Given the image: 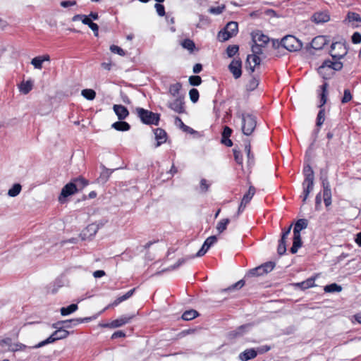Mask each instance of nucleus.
<instances>
[{"instance_id": "obj_1", "label": "nucleus", "mask_w": 361, "mask_h": 361, "mask_svg": "<svg viewBox=\"0 0 361 361\" xmlns=\"http://www.w3.org/2000/svg\"><path fill=\"white\" fill-rule=\"evenodd\" d=\"M347 51L341 42L332 43L331 46V56L334 61L325 60L319 67V73L325 79L330 78L334 71H340L343 68V63L338 60L343 58Z\"/></svg>"}, {"instance_id": "obj_2", "label": "nucleus", "mask_w": 361, "mask_h": 361, "mask_svg": "<svg viewBox=\"0 0 361 361\" xmlns=\"http://www.w3.org/2000/svg\"><path fill=\"white\" fill-rule=\"evenodd\" d=\"M85 320H87V318H85V319H74L61 321V322H59L57 323L54 324L53 327L56 329V330L49 337H48L44 341L39 342V343L35 345L33 348H39L45 345L54 343L56 341L66 338L69 335V332L68 331L65 330L63 329V326H61V324L74 323V325H77L80 323H82Z\"/></svg>"}, {"instance_id": "obj_3", "label": "nucleus", "mask_w": 361, "mask_h": 361, "mask_svg": "<svg viewBox=\"0 0 361 361\" xmlns=\"http://www.w3.org/2000/svg\"><path fill=\"white\" fill-rule=\"evenodd\" d=\"M136 112L137 116L144 124L155 126L159 124L160 119V115L159 114L153 113L152 111L140 107L136 109Z\"/></svg>"}, {"instance_id": "obj_4", "label": "nucleus", "mask_w": 361, "mask_h": 361, "mask_svg": "<svg viewBox=\"0 0 361 361\" xmlns=\"http://www.w3.org/2000/svg\"><path fill=\"white\" fill-rule=\"evenodd\" d=\"M239 117L242 120V131L245 135H250L257 126L256 117L251 114H241Z\"/></svg>"}, {"instance_id": "obj_5", "label": "nucleus", "mask_w": 361, "mask_h": 361, "mask_svg": "<svg viewBox=\"0 0 361 361\" xmlns=\"http://www.w3.org/2000/svg\"><path fill=\"white\" fill-rule=\"evenodd\" d=\"M238 32V24L235 21H231L226 24L224 28L220 30L217 37L220 42H225L235 36Z\"/></svg>"}, {"instance_id": "obj_6", "label": "nucleus", "mask_w": 361, "mask_h": 361, "mask_svg": "<svg viewBox=\"0 0 361 361\" xmlns=\"http://www.w3.org/2000/svg\"><path fill=\"white\" fill-rule=\"evenodd\" d=\"M281 44L289 51H299L302 47L301 41L293 35L285 36L281 39Z\"/></svg>"}, {"instance_id": "obj_7", "label": "nucleus", "mask_w": 361, "mask_h": 361, "mask_svg": "<svg viewBox=\"0 0 361 361\" xmlns=\"http://www.w3.org/2000/svg\"><path fill=\"white\" fill-rule=\"evenodd\" d=\"M77 192V185L73 182H70L64 185L61 190L59 200L63 202L64 200Z\"/></svg>"}, {"instance_id": "obj_8", "label": "nucleus", "mask_w": 361, "mask_h": 361, "mask_svg": "<svg viewBox=\"0 0 361 361\" xmlns=\"http://www.w3.org/2000/svg\"><path fill=\"white\" fill-rule=\"evenodd\" d=\"M228 69L234 78H239L242 75V61L240 59H233L228 66Z\"/></svg>"}, {"instance_id": "obj_9", "label": "nucleus", "mask_w": 361, "mask_h": 361, "mask_svg": "<svg viewBox=\"0 0 361 361\" xmlns=\"http://www.w3.org/2000/svg\"><path fill=\"white\" fill-rule=\"evenodd\" d=\"M183 100V97H178L173 101L168 102V107L178 114H183L185 112Z\"/></svg>"}, {"instance_id": "obj_10", "label": "nucleus", "mask_w": 361, "mask_h": 361, "mask_svg": "<svg viewBox=\"0 0 361 361\" xmlns=\"http://www.w3.org/2000/svg\"><path fill=\"white\" fill-rule=\"evenodd\" d=\"M251 35L254 44L265 46L269 42V37L266 35H264L260 30L252 32Z\"/></svg>"}, {"instance_id": "obj_11", "label": "nucleus", "mask_w": 361, "mask_h": 361, "mask_svg": "<svg viewBox=\"0 0 361 361\" xmlns=\"http://www.w3.org/2000/svg\"><path fill=\"white\" fill-rule=\"evenodd\" d=\"M261 59L259 56L255 54H250L247 56L246 59V68L250 71V73L255 71L256 66L259 65Z\"/></svg>"}, {"instance_id": "obj_12", "label": "nucleus", "mask_w": 361, "mask_h": 361, "mask_svg": "<svg viewBox=\"0 0 361 361\" xmlns=\"http://www.w3.org/2000/svg\"><path fill=\"white\" fill-rule=\"evenodd\" d=\"M133 315L132 316H121V317L113 320L109 324H107V326L111 328H118L123 326L126 324L129 323L131 319L133 318Z\"/></svg>"}, {"instance_id": "obj_13", "label": "nucleus", "mask_w": 361, "mask_h": 361, "mask_svg": "<svg viewBox=\"0 0 361 361\" xmlns=\"http://www.w3.org/2000/svg\"><path fill=\"white\" fill-rule=\"evenodd\" d=\"M209 249V248H207V246H204V243H203L202 247L199 250V251L196 253L195 255L178 259V262H176V264H175L173 266V269H176V268L180 267V265L184 264L185 262V261L188 259H192V258H194L195 257H202V256L204 255Z\"/></svg>"}, {"instance_id": "obj_14", "label": "nucleus", "mask_w": 361, "mask_h": 361, "mask_svg": "<svg viewBox=\"0 0 361 361\" xmlns=\"http://www.w3.org/2000/svg\"><path fill=\"white\" fill-rule=\"evenodd\" d=\"M113 109L119 120H124L129 115L128 110L123 105L114 104Z\"/></svg>"}, {"instance_id": "obj_15", "label": "nucleus", "mask_w": 361, "mask_h": 361, "mask_svg": "<svg viewBox=\"0 0 361 361\" xmlns=\"http://www.w3.org/2000/svg\"><path fill=\"white\" fill-rule=\"evenodd\" d=\"M257 355V351H255V348H249L240 353L238 355V358L241 361H247L255 358Z\"/></svg>"}, {"instance_id": "obj_16", "label": "nucleus", "mask_w": 361, "mask_h": 361, "mask_svg": "<svg viewBox=\"0 0 361 361\" xmlns=\"http://www.w3.org/2000/svg\"><path fill=\"white\" fill-rule=\"evenodd\" d=\"M347 20L350 23H351V25L354 27H358L361 26V17L357 13H348L347 15Z\"/></svg>"}, {"instance_id": "obj_17", "label": "nucleus", "mask_w": 361, "mask_h": 361, "mask_svg": "<svg viewBox=\"0 0 361 361\" xmlns=\"http://www.w3.org/2000/svg\"><path fill=\"white\" fill-rule=\"evenodd\" d=\"M155 139L157 140L156 147L160 146L166 141V133L161 128L154 130Z\"/></svg>"}, {"instance_id": "obj_18", "label": "nucleus", "mask_w": 361, "mask_h": 361, "mask_svg": "<svg viewBox=\"0 0 361 361\" xmlns=\"http://www.w3.org/2000/svg\"><path fill=\"white\" fill-rule=\"evenodd\" d=\"M315 277H310L307 279V280L300 282V283H295L293 284L295 287L300 288L302 290H305L309 288H312L315 286Z\"/></svg>"}, {"instance_id": "obj_19", "label": "nucleus", "mask_w": 361, "mask_h": 361, "mask_svg": "<svg viewBox=\"0 0 361 361\" xmlns=\"http://www.w3.org/2000/svg\"><path fill=\"white\" fill-rule=\"evenodd\" d=\"M313 20L317 23H323L329 20L330 16L326 11H322L314 13L312 16Z\"/></svg>"}, {"instance_id": "obj_20", "label": "nucleus", "mask_w": 361, "mask_h": 361, "mask_svg": "<svg viewBox=\"0 0 361 361\" xmlns=\"http://www.w3.org/2000/svg\"><path fill=\"white\" fill-rule=\"evenodd\" d=\"M308 226V221L305 219H300L296 221L293 228V234L300 235V231Z\"/></svg>"}, {"instance_id": "obj_21", "label": "nucleus", "mask_w": 361, "mask_h": 361, "mask_svg": "<svg viewBox=\"0 0 361 361\" xmlns=\"http://www.w3.org/2000/svg\"><path fill=\"white\" fill-rule=\"evenodd\" d=\"M182 88V85L180 82H176L174 84H171L169 88V93L171 96L177 98L178 97H183L180 92Z\"/></svg>"}, {"instance_id": "obj_22", "label": "nucleus", "mask_w": 361, "mask_h": 361, "mask_svg": "<svg viewBox=\"0 0 361 361\" xmlns=\"http://www.w3.org/2000/svg\"><path fill=\"white\" fill-rule=\"evenodd\" d=\"M326 43V39L324 36H317L312 39L311 45L314 49H321Z\"/></svg>"}, {"instance_id": "obj_23", "label": "nucleus", "mask_w": 361, "mask_h": 361, "mask_svg": "<svg viewBox=\"0 0 361 361\" xmlns=\"http://www.w3.org/2000/svg\"><path fill=\"white\" fill-rule=\"evenodd\" d=\"M111 126L118 131H127L130 128V124L126 121H123V120L114 123Z\"/></svg>"}, {"instance_id": "obj_24", "label": "nucleus", "mask_w": 361, "mask_h": 361, "mask_svg": "<svg viewBox=\"0 0 361 361\" xmlns=\"http://www.w3.org/2000/svg\"><path fill=\"white\" fill-rule=\"evenodd\" d=\"M302 246V240L300 235L293 234V245L290 248V252L295 254L298 249Z\"/></svg>"}, {"instance_id": "obj_25", "label": "nucleus", "mask_w": 361, "mask_h": 361, "mask_svg": "<svg viewBox=\"0 0 361 361\" xmlns=\"http://www.w3.org/2000/svg\"><path fill=\"white\" fill-rule=\"evenodd\" d=\"M33 83L31 80H27L25 82H22L19 86V90L24 94H28L32 89Z\"/></svg>"}, {"instance_id": "obj_26", "label": "nucleus", "mask_w": 361, "mask_h": 361, "mask_svg": "<svg viewBox=\"0 0 361 361\" xmlns=\"http://www.w3.org/2000/svg\"><path fill=\"white\" fill-rule=\"evenodd\" d=\"M135 288H133L130 290H128L126 294H124L122 296H120L118 298H117L114 302L112 304H111L110 305L111 306H117L118 304H120L121 302H122L123 301L128 299L129 298H130L134 292H135Z\"/></svg>"}, {"instance_id": "obj_27", "label": "nucleus", "mask_w": 361, "mask_h": 361, "mask_svg": "<svg viewBox=\"0 0 361 361\" xmlns=\"http://www.w3.org/2000/svg\"><path fill=\"white\" fill-rule=\"evenodd\" d=\"M112 171L103 166V170L97 178L98 183H105L109 180Z\"/></svg>"}, {"instance_id": "obj_28", "label": "nucleus", "mask_w": 361, "mask_h": 361, "mask_svg": "<svg viewBox=\"0 0 361 361\" xmlns=\"http://www.w3.org/2000/svg\"><path fill=\"white\" fill-rule=\"evenodd\" d=\"M327 87L328 84L326 82L324 83L321 86L322 93L320 94V105L319 106V108H322L326 102Z\"/></svg>"}, {"instance_id": "obj_29", "label": "nucleus", "mask_w": 361, "mask_h": 361, "mask_svg": "<svg viewBox=\"0 0 361 361\" xmlns=\"http://www.w3.org/2000/svg\"><path fill=\"white\" fill-rule=\"evenodd\" d=\"M255 193V188L253 186H250L249 190L246 194H245L243 197L241 202H243V204H247L252 198L253 197Z\"/></svg>"}, {"instance_id": "obj_30", "label": "nucleus", "mask_w": 361, "mask_h": 361, "mask_svg": "<svg viewBox=\"0 0 361 361\" xmlns=\"http://www.w3.org/2000/svg\"><path fill=\"white\" fill-rule=\"evenodd\" d=\"M198 315V312L195 310H186L182 314V319L185 321H190L196 318Z\"/></svg>"}, {"instance_id": "obj_31", "label": "nucleus", "mask_w": 361, "mask_h": 361, "mask_svg": "<svg viewBox=\"0 0 361 361\" xmlns=\"http://www.w3.org/2000/svg\"><path fill=\"white\" fill-rule=\"evenodd\" d=\"M324 290L326 293H339L342 290V287L340 285L334 283L324 286Z\"/></svg>"}, {"instance_id": "obj_32", "label": "nucleus", "mask_w": 361, "mask_h": 361, "mask_svg": "<svg viewBox=\"0 0 361 361\" xmlns=\"http://www.w3.org/2000/svg\"><path fill=\"white\" fill-rule=\"evenodd\" d=\"M245 151L247 154V164L252 166L254 164V155L251 153V146L250 142H245Z\"/></svg>"}, {"instance_id": "obj_33", "label": "nucleus", "mask_w": 361, "mask_h": 361, "mask_svg": "<svg viewBox=\"0 0 361 361\" xmlns=\"http://www.w3.org/2000/svg\"><path fill=\"white\" fill-rule=\"evenodd\" d=\"M78 310V305L76 304H71L66 307H62L60 310L62 316H67L74 312Z\"/></svg>"}, {"instance_id": "obj_34", "label": "nucleus", "mask_w": 361, "mask_h": 361, "mask_svg": "<svg viewBox=\"0 0 361 361\" xmlns=\"http://www.w3.org/2000/svg\"><path fill=\"white\" fill-rule=\"evenodd\" d=\"M72 182L74 183L77 185V191L79 190L83 189L85 186L88 185V180L85 179L82 177H78L76 178H74Z\"/></svg>"}, {"instance_id": "obj_35", "label": "nucleus", "mask_w": 361, "mask_h": 361, "mask_svg": "<svg viewBox=\"0 0 361 361\" xmlns=\"http://www.w3.org/2000/svg\"><path fill=\"white\" fill-rule=\"evenodd\" d=\"M22 189L20 184L16 183L14 184L11 188H10L8 191V195L12 197H16L19 195Z\"/></svg>"}, {"instance_id": "obj_36", "label": "nucleus", "mask_w": 361, "mask_h": 361, "mask_svg": "<svg viewBox=\"0 0 361 361\" xmlns=\"http://www.w3.org/2000/svg\"><path fill=\"white\" fill-rule=\"evenodd\" d=\"M81 94L87 100H93L96 97V92L92 89H84L81 92Z\"/></svg>"}, {"instance_id": "obj_37", "label": "nucleus", "mask_w": 361, "mask_h": 361, "mask_svg": "<svg viewBox=\"0 0 361 361\" xmlns=\"http://www.w3.org/2000/svg\"><path fill=\"white\" fill-rule=\"evenodd\" d=\"M230 222V219H223L216 225V230L219 233H223L227 228L228 224Z\"/></svg>"}, {"instance_id": "obj_38", "label": "nucleus", "mask_w": 361, "mask_h": 361, "mask_svg": "<svg viewBox=\"0 0 361 361\" xmlns=\"http://www.w3.org/2000/svg\"><path fill=\"white\" fill-rule=\"evenodd\" d=\"M175 124L181 128L184 132L192 133L193 131L190 127L185 125L183 121L178 116L175 118Z\"/></svg>"}, {"instance_id": "obj_39", "label": "nucleus", "mask_w": 361, "mask_h": 361, "mask_svg": "<svg viewBox=\"0 0 361 361\" xmlns=\"http://www.w3.org/2000/svg\"><path fill=\"white\" fill-rule=\"evenodd\" d=\"M320 179L322 180V185L323 187V193L324 192H331V190L330 188V184L328 180L327 176L326 175H322L320 177Z\"/></svg>"}, {"instance_id": "obj_40", "label": "nucleus", "mask_w": 361, "mask_h": 361, "mask_svg": "<svg viewBox=\"0 0 361 361\" xmlns=\"http://www.w3.org/2000/svg\"><path fill=\"white\" fill-rule=\"evenodd\" d=\"M181 45L184 49H188L190 52L193 51L195 48L194 42L190 39H185L181 42Z\"/></svg>"}, {"instance_id": "obj_41", "label": "nucleus", "mask_w": 361, "mask_h": 361, "mask_svg": "<svg viewBox=\"0 0 361 361\" xmlns=\"http://www.w3.org/2000/svg\"><path fill=\"white\" fill-rule=\"evenodd\" d=\"M239 50L238 45H229L226 49V54L229 58L234 56Z\"/></svg>"}, {"instance_id": "obj_42", "label": "nucleus", "mask_w": 361, "mask_h": 361, "mask_svg": "<svg viewBox=\"0 0 361 361\" xmlns=\"http://www.w3.org/2000/svg\"><path fill=\"white\" fill-rule=\"evenodd\" d=\"M225 8H226L225 5L222 4L217 7H211L209 8L208 11L209 13L213 14V15H219L223 13V11L225 10Z\"/></svg>"}, {"instance_id": "obj_43", "label": "nucleus", "mask_w": 361, "mask_h": 361, "mask_svg": "<svg viewBox=\"0 0 361 361\" xmlns=\"http://www.w3.org/2000/svg\"><path fill=\"white\" fill-rule=\"evenodd\" d=\"M303 199L302 202H305L307 199L310 193L312 191L314 188V185L306 184L305 187H303Z\"/></svg>"}, {"instance_id": "obj_44", "label": "nucleus", "mask_w": 361, "mask_h": 361, "mask_svg": "<svg viewBox=\"0 0 361 361\" xmlns=\"http://www.w3.org/2000/svg\"><path fill=\"white\" fill-rule=\"evenodd\" d=\"M264 46L258 44H254L252 45V54L259 56L263 54L262 47Z\"/></svg>"}, {"instance_id": "obj_45", "label": "nucleus", "mask_w": 361, "mask_h": 361, "mask_svg": "<svg viewBox=\"0 0 361 361\" xmlns=\"http://www.w3.org/2000/svg\"><path fill=\"white\" fill-rule=\"evenodd\" d=\"M325 120V111L324 109H321L317 114V126H321Z\"/></svg>"}, {"instance_id": "obj_46", "label": "nucleus", "mask_w": 361, "mask_h": 361, "mask_svg": "<svg viewBox=\"0 0 361 361\" xmlns=\"http://www.w3.org/2000/svg\"><path fill=\"white\" fill-rule=\"evenodd\" d=\"M190 99L192 102L195 103L199 99V92L197 89L192 88L189 92Z\"/></svg>"}, {"instance_id": "obj_47", "label": "nucleus", "mask_w": 361, "mask_h": 361, "mask_svg": "<svg viewBox=\"0 0 361 361\" xmlns=\"http://www.w3.org/2000/svg\"><path fill=\"white\" fill-rule=\"evenodd\" d=\"M353 98V96L351 94V92L349 89L344 90L343 92V96L341 99V103L345 104L349 102Z\"/></svg>"}, {"instance_id": "obj_48", "label": "nucleus", "mask_w": 361, "mask_h": 361, "mask_svg": "<svg viewBox=\"0 0 361 361\" xmlns=\"http://www.w3.org/2000/svg\"><path fill=\"white\" fill-rule=\"evenodd\" d=\"M248 274L253 276H262L264 274V271H263L262 267L260 265L255 269L250 270Z\"/></svg>"}, {"instance_id": "obj_49", "label": "nucleus", "mask_w": 361, "mask_h": 361, "mask_svg": "<svg viewBox=\"0 0 361 361\" xmlns=\"http://www.w3.org/2000/svg\"><path fill=\"white\" fill-rule=\"evenodd\" d=\"M261 267H262L263 271H264V274H267L274 269L275 264L272 262H269L262 264Z\"/></svg>"}, {"instance_id": "obj_50", "label": "nucleus", "mask_w": 361, "mask_h": 361, "mask_svg": "<svg viewBox=\"0 0 361 361\" xmlns=\"http://www.w3.org/2000/svg\"><path fill=\"white\" fill-rule=\"evenodd\" d=\"M201 82L202 79L198 75H192L189 78V83L192 86H198Z\"/></svg>"}, {"instance_id": "obj_51", "label": "nucleus", "mask_w": 361, "mask_h": 361, "mask_svg": "<svg viewBox=\"0 0 361 361\" xmlns=\"http://www.w3.org/2000/svg\"><path fill=\"white\" fill-rule=\"evenodd\" d=\"M42 61L41 60V58L39 56H36L33 58L31 61V64L35 67L36 69H42Z\"/></svg>"}, {"instance_id": "obj_52", "label": "nucleus", "mask_w": 361, "mask_h": 361, "mask_svg": "<svg viewBox=\"0 0 361 361\" xmlns=\"http://www.w3.org/2000/svg\"><path fill=\"white\" fill-rule=\"evenodd\" d=\"M291 228L292 225L289 226L288 228L282 233L281 238L279 243L286 244V239L290 233Z\"/></svg>"}, {"instance_id": "obj_53", "label": "nucleus", "mask_w": 361, "mask_h": 361, "mask_svg": "<svg viewBox=\"0 0 361 361\" xmlns=\"http://www.w3.org/2000/svg\"><path fill=\"white\" fill-rule=\"evenodd\" d=\"M245 285V281L243 280H240L231 286L228 287V288L225 289L224 291H231L233 289H240L242 287H243Z\"/></svg>"}, {"instance_id": "obj_54", "label": "nucleus", "mask_w": 361, "mask_h": 361, "mask_svg": "<svg viewBox=\"0 0 361 361\" xmlns=\"http://www.w3.org/2000/svg\"><path fill=\"white\" fill-rule=\"evenodd\" d=\"M110 50L111 52L117 54L122 56L126 54L124 50L116 45H111L110 47Z\"/></svg>"}, {"instance_id": "obj_55", "label": "nucleus", "mask_w": 361, "mask_h": 361, "mask_svg": "<svg viewBox=\"0 0 361 361\" xmlns=\"http://www.w3.org/2000/svg\"><path fill=\"white\" fill-rule=\"evenodd\" d=\"M216 241H217V238L215 235H212L206 239V240L204 243V246H207V248H209Z\"/></svg>"}, {"instance_id": "obj_56", "label": "nucleus", "mask_w": 361, "mask_h": 361, "mask_svg": "<svg viewBox=\"0 0 361 361\" xmlns=\"http://www.w3.org/2000/svg\"><path fill=\"white\" fill-rule=\"evenodd\" d=\"M210 186V184L208 183L207 180L204 178H202L200 180V191L202 192H206Z\"/></svg>"}, {"instance_id": "obj_57", "label": "nucleus", "mask_w": 361, "mask_h": 361, "mask_svg": "<svg viewBox=\"0 0 361 361\" xmlns=\"http://www.w3.org/2000/svg\"><path fill=\"white\" fill-rule=\"evenodd\" d=\"M323 198L325 206L326 207H329L331 204V192H324Z\"/></svg>"}, {"instance_id": "obj_58", "label": "nucleus", "mask_w": 361, "mask_h": 361, "mask_svg": "<svg viewBox=\"0 0 361 361\" xmlns=\"http://www.w3.org/2000/svg\"><path fill=\"white\" fill-rule=\"evenodd\" d=\"M154 8H155V9L157 11V14L159 16H164L165 15V8H164V6L162 4L157 3L154 5Z\"/></svg>"}, {"instance_id": "obj_59", "label": "nucleus", "mask_w": 361, "mask_h": 361, "mask_svg": "<svg viewBox=\"0 0 361 361\" xmlns=\"http://www.w3.org/2000/svg\"><path fill=\"white\" fill-rule=\"evenodd\" d=\"M248 326V325H242L239 326L235 331L232 332V334H233L234 336H241L244 330Z\"/></svg>"}, {"instance_id": "obj_60", "label": "nucleus", "mask_w": 361, "mask_h": 361, "mask_svg": "<svg viewBox=\"0 0 361 361\" xmlns=\"http://www.w3.org/2000/svg\"><path fill=\"white\" fill-rule=\"evenodd\" d=\"M314 176L307 175L305 176V180L302 183L303 187L306 185V184L314 185Z\"/></svg>"}, {"instance_id": "obj_61", "label": "nucleus", "mask_w": 361, "mask_h": 361, "mask_svg": "<svg viewBox=\"0 0 361 361\" xmlns=\"http://www.w3.org/2000/svg\"><path fill=\"white\" fill-rule=\"evenodd\" d=\"M233 154H234V158H235V161L238 164L242 165L243 164V157H242L240 152L234 149Z\"/></svg>"}, {"instance_id": "obj_62", "label": "nucleus", "mask_w": 361, "mask_h": 361, "mask_svg": "<svg viewBox=\"0 0 361 361\" xmlns=\"http://www.w3.org/2000/svg\"><path fill=\"white\" fill-rule=\"evenodd\" d=\"M270 350H271V347L269 345H262V346L257 348L255 349V351H257V354L258 353L263 354L266 352H268Z\"/></svg>"}, {"instance_id": "obj_63", "label": "nucleus", "mask_w": 361, "mask_h": 361, "mask_svg": "<svg viewBox=\"0 0 361 361\" xmlns=\"http://www.w3.org/2000/svg\"><path fill=\"white\" fill-rule=\"evenodd\" d=\"M99 229V227L97 225L94 224H90L89 226H87V230L90 232V235H95L96 233L97 232Z\"/></svg>"}, {"instance_id": "obj_64", "label": "nucleus", "mask_w": 361, "mask_h": 361, "mask_svg": "<svg viewBox=\"0 0 361 361\" xmlns=\"http://www.w3.org/2000/svg\"><path fill=\"white\" fill-rule=\"evenodd\" d=\"M351 39L353 44H359L361 42V34L356 32L353 33Z\"/></svg>"}]
</instances>
